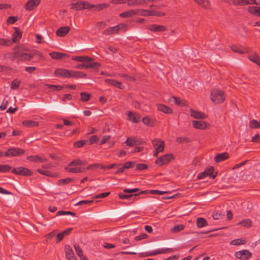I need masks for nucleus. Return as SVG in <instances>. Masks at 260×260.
Wrapping results in <instances>:
<instances>
[{"instance_id": "nucleus-50", "label": "nucleus", "mask_w": 260, "mask_h": 260, "mask_svg": "<svg viewBox=\"0 0 260 260\" xmlns=\"http://www.w3.org/2000/svg\"><path fill=\"white\" fill-rule=\"evenodd\" d=\"M12 167L8 165H0V173H6L11 171Z\"/></svg>"}, {"instance_id": "nucleus-45", "label": "nucleus", "mask_w": 260, "mask_h": 260, "mask_svg": "<svg viewBox=\"0 0 260 260\" xmlns=\"http://www.w3.org/2000/svg\"><path fill=\"white\" fill-rule=\"evenodd\" d=\"M73 181V179L70 178H67L64 179H61L58 180L57 184L58 185H64L70 183V182Z\"/></svg>"}, {"instance_id": "nucleus-63", "label": "nucleus", "mask_w": 260, "mask_h": 260, "mask_svg": "<svg viewBox=\"0 0 260 260\" xmlns=\"http://www.w3.org/2000/svg\"><path fill=\"white\" fill-rule=\"evenodd\" d=\"M223 216V214H221L219 212H214L212 213V217L215 220L221 219Z\"/></svg>"}, {"instance_id": "nucleus-48", "label": "nucleus", "mask_w": 260, "mask_h": 260, "mask_svg": "<svg viewBox=\"0 0 260 260\" xmlns=\"http://www.w3.org/2000/svg\"><path fill=\"white\" fill-rule=\"evenodd\" d=\"M142 122L144 124L148 126H152L153 125L152 119L149 116H147L143 117L142 119Z\"/></svg>"}, {"instance_id": "nucleus-22", "label": "nucleus", "mask_w": 260, "mask_h": 260, "mask_svg": "<svg viewBox=\"0 0 260 260\" xmlns=\"http://www.w3.org/2000/svg\"><path fill=\"white\" fill-rule=\"evenodd\" d=\"M72 59L78 62H89L93 61L94 58L88 56H75L72 57Z\"/></svg>"}, {"instance_id": "nucleus-9", "label": "nucleus", "mask_w": 260, "mask_h": 260, "mask_svg": "<svg viewBox=\"0 0 260 260\" xmlns=\"http://www.w3.org/2000/svg\"><path fill=\"white\" fill-rule=\"evenodd\" d=\"M11 172L13 174L18 175L30 176L32 175V173L29 170L23 167L12 168Z\"/></svg>"}, {"instance_id": "nucleus-25", "label": "nucleus", "mask_w": 260, "mask_h": 260, "mask_svg": "<svg viewBox=\"0 0 260 260\" xmlns=\"http://www.w3.org/2000/svg\"><path fill=\"white\" fill-rule=\"evenodd\" d=\"M149 30L152 31H158L162 32L166 30V27L164 25H160L157 24L150 25L147 28Z\"/></svg>"}, {"instance_id": "nucleus-51", "label": "nucleus", "mask_w": 260, "mask_h": 260, "mask_svg": "<svg viewBox=\"0 0 260 260\" xmlns=\"http://www.w3.org/2000/svg\"><path fill=\"white\" fill-rule=\"evenodd\" d=\"M184 225L182 224H178L171 229V232L172 233H177L180 232L184 229Z\"/></svg>"}, {"instance_id": "nucleus-17", "label": "nucleus", "mask_w": 260, "mask_h": 260, "mask_svg": "<svg viewBox=\"0 0 260 260\" xmlns=\"http://www.w3.org/2000/svg\"><path fill=\"white\" fill-rule=\"evenodd\" d=\"M41 0H29L25 5V9L26 10H33L38 7Z\"/></svg>"}, {"instance_id": "nucleus-52", "label": "nucleus", "mask_w": 260, "mask_h": 260, "mask_svg": "<svg viewBox=\"0 0 260 260\" xmlns=\"http://www.w3.org/2000/svg\"><path fill=\"white\" fill-rule=\"evenodd\" d=\"M21 84V81L18 79L14 80L11 85V88L12 89H17Z\"/></svg>"}, {"instance_id": "nucleus-16", "label": "nucleus", "mask_w": 260, "mask_h": 260, "mask_svg": "<svg viewBox=\"0 0 260 260\" xmlns=\"http://www.w3.org/2000/svg\"><path fill=\"white\" fill-rule=\"evenodd\" d=\"M109 7V5L108 4L103 3L97 5H93L90 4L88 2V7H89V8H88V10H90L93 9L94 11H100L101 10H103L105 8H108Z\"/></svg>"}, {"instance_id": "nucleus-49", "label": "nucleus", "mask_w": 260, "mask_h": 260, "mask_svg": "<svg viewBox=\"0 0 260 260\" xmlns=\"http://www.w3.org/2000/svg\"><path fill=\"white\" fill-rule=\"evenodd\" d=\"M12 45V42L11 40L0 38V46H10Z\"/></svg>"}, {"instance_id": "nucleus-44", "label": "nucleus", "mask_w": 260, "mask_h": 260, "mask_svg": "<svg viewBox=\"0 0 260 260\" xmlns=\"http://www.w3.org/2000/svg\"><path fill=\"white\" fill-rule=\"evenodd\" d=\"M249 127L252 129L260 128V120L257 121L255 119H252L249 122Z\"/></svg>"}, {"instance_id": "nucleus-58", "label": "nucleus", "mask_w": 260, "mask_h": 260, "mask_svg": "<svg viewBox=\"0 0 260 260\" xmlns=\"http://www.w3.org/2000/svg\"><path fill=\"white\" fill-rule=\"evenodd\" d=\"M134 147L141 145L143 143L144 141L142 139H138L135 137H133Z\"/></svg>"}, {"instance_id": "nucleus-53", "label": "nucleus", "mask_w": 260, "mask_h": 260, "mask_svg": "<svg viewBox=\"0 0 260 260\" xmlns=\"http://www.w3.org/2000/svg\"><path fill=\"white\" fill-rule=\"evenodd\" d=\"M176 141L178 143H187L190 142L189 138L182 137L177 138Z\"/></svg>"}, {"instance_id": "nucleus-12", "label": "nucleus", "mask_w": 260, "mask_h": 260, "mask_svg": "<svg viewBox=\"0 0 260 260\" xmlns=\"http://www.w3.org/2000/svg\"><path fill=\"white\" fill-rule=\"evenodd\" d=\"M235 256L238 259L247 260L251 257L252 253L248 250L244 249L236 252L235 253Z\"/></svg>"}, {"instance_id": "nucleus-33", "label": "nucleus", "mask_w": 260, "mask_h": 260, "mask_svg": "<svg viewBox=\"0 0 260 260\" xmlns=\"http://www.w3.org/2000/svg\"><path fill=\"white\" fill-rule=\"evenodd\" d=\"M105 82L109 85H112L121 89L124 88V86L122 85L121 82L113 79H107L105 80Z\"/></svg>"}, {"instance_id": "nucleus-26", "label": "nucleus", "mask_w": 260, "mask_h": 260, "mask_svg": "<svg viewBox=\"0 0 260 260\" xmlns=\"http://www.w3.org/2000/svg\"><path fill=\"white\" fill-rule=\"evenodd\" d=\"M192 124L193 127L197 129H204L207 127V123L203 121H192Z\"/></svg>"}, {"instance_id": "nucleus-2", "label": "nucleus", "mask_w": 260, "mask_h": 260, "mask_svg": "<svg viewBox=\"0 0 260 260\" xmlns=\"http://www.w3.org/2000/svg\"><path fill=\"white\" fill-rule=\"evenodd\" d=\"M54 75L56 77L63 78H85L86 74L83 72L77 71H70L64 69H57L55 70Z\"/></svg>"}, {"instance_id": "nucleus-62", "label": "nucleus", "mask_w": 260, "mask_h": 260, "mask_svg": "<svg viewBox=\"0 0 260 260\" xmlns=\"http://www.w3.org/2000/svg\"><path fill=\"white\" fill-rule=\"evenodd\" d=\"M124 143L127 146L131 147V148H132V147H134L133 137L127 138Z\"/></svg>"}, {"instance_id": "nucleus-24", "label": "nucleus", "mask_w": 260, "mask_h": 260, "mask_svg": "<svg viewBox=\"0 0 260 260\" xmlns=\"http://www.w3.org/2000/svg\"><path fill=\"white\" fill-rule=\"evenodd\" d=\"M20 46L14 48V52H9L5 55H7L8 58L11 60H14L16 58L19 59Z\"/></svg>"}, {"instance_id": "nucleus-41", "label": "nucleus", "mask_w": 260, "mask_h": 260, "mask_svg": "<svg viewBox=\"0 0 260 260\" xmlns=\"http://www.w3.org/2000/svg\"><path fill=\"white\" fill-rule=\"evenodd\" d=\"M80 100L82 102H86L88 101L91 97V94L86 92H82L80 93Z\"/></svg>"}, {"instance_id": "nucleus-42", "label": "nucleus", "mask_w": 260, "mask_h": 260, "mask_svg": "<svg viewBox=\"0 0 260 260\" xmlns=\"http://www.w3.org/2000/svg\"><path fill=\"white\" fill-rule=\"evenodd\" d=\"M240 6L242 5H259L260 1L258 2H256V0H240Z\"/></svg>"}, {"instance_id": "nucleus-6", "label": "nucleus", "mask_w": 260, "mask_h": 260, "mask_svg": "<svg viewBox=\"0 0 260 260\" xmlns=\"http://www.w3.org/2000/svg\"><path fill=\"white\" fill-rule=\"evenodd\" d=\"M217 175V172L215 171L213 167H211L205 170L204 172L200 173L198 175L199 179H202L209 176L214 179Z\"/></svg>"}, {"instance_id": "nucleus-4", "label": "nucleus", "mask_w": 260, "mask_h": 260, "mask_svg": "<svg viewBox=\"0 0 260 260\" xmlns=\"http://www.w3.org/2000/svg\"><path fill=\"white\" fill-rule=\"evenodd\" d=\"M85 62L77 65L75 68L79 69H93L94 70L98 71L101 67V64L100 62H93V61Z\"/></svg>"}, {"instance_id": "nucleus-30", "label": "nucleus", "mask_w": 260, "mask_h": 260, "mask_svg": "<svg viewBox=\"0 0 260 260\" xmlns=\"http://www.w3.org/2000/svg\"><path fill=\"white\" fill-rule=\"evenodd\" d=\"M26 159L29 161H34V162H44L47 161L48 159L45 157H40L38 155H31L28 156L26 157Z\"/></svg>"}, {"instance_id": "nucleus-8", "label": "nucleus", "mask_w": 260, "mask_h": 260, "mask_svg": "<svg viewBox=\"0 0 260 260\" xmlns=\"http://www.w3.org/2000/svg\"><path fill=\"white\" fill-rule=\"evenodd\" d=\"M88 2L84 1H78L77 3H71L70 5L71 9L76 11H81L84 9H87Z\"/></svg>"}, {"instance_id": "nucleus-64", "label": "nucleus", "mask_w": 260, "mask_h": 260, "mask_svg": "<svg viewBox=\"0 0 260 260\" xmlns=\"http://www.w3.org/2000/svg\"><path fill=\"white\" fill-rule=\"evenodd\" d=\"M251 141L254 143H259L260 142V135L256 134L251 139Z\"/></svg>"}, {"instance_id": "nucleus-55", "label": "nucleus", "mask_w": 260, "mask_h": 260, "mask_svg": "<svg viewBox=\"0 0 260 260\" xmlns=\"http://www.w3.org/2000/svg\"><path fill=\"white\" fill-rule=\"evenodd\" d=\"M87 141L84 140L76 141L74 143V146L76 148L82 147L87 143Z\"/></svg>"}, {"instance_id": "nucleus-46", "label": "nucleus", "mask_w": 260, "mask_h": 260, "mask_svg": "<svg viewBox=\"0 0 260 260\" xmlns=\"http://www.w3.org/2000/svg\"><path fill=\"white\" fill-rule=\"evenodd\" d=\"M246 241L243 239H237L233 240L230 242V244L233 245H239L244 244L246 243Z\"/></svg>"}, {"instance_id": "nucleus-5", "label": "nucleus", "mask_w": 260, "mask_h": 260, "mask_svg": "<svg viewBox=\"0 0 260 260\" xmlns=\"http://www.w3.org/2000/svg\"><path fill=\"white\" fill-rule=\"evenodd\" d=\"M152 143L155 149L153 156L157 157L158 154L159 152H162L164 150L165 146V142L160 139H155L152 141Z\"/></svg>"}, {"instance_id": "nucleus-40", "label": "nucleus", "mask_w": 260, "mask_h": 260, "mask_svg": "<svg viewBox=\"0 0 260 260\" xmlns=\"http://www.w3.org/2000/svg\"><path fill=\"white\" fill-rule=\"evenodd\" d=\"M118 31L119 30L116 25L113 27H110L107 29H105L103 31V34L106 36H108L111 34L117 33Z\"/></svg>"}, {"instance_id": "nucleus-38", "label": "nucleus", "mask_w": 260, "mask_h": 260, "mask_svg": "<svg viewBox=\"0 0 260 260\" xmlns=\"http://www.w3.org/2000/svg\"><path fill=\"white\" fill-rule=\"evenodd\" d=\"M196 224L198 228H202L208 225L207 220L202 217H199L197 219Z\"/></svg>"}, {"instance_id": "nucleus-14", "label": "nucleus", "mask_w": 260, "mask_h": 260, "mask_svg": "<svg viewBox=\"0 0 260 260\" xmlns=\"http://www.w3.org/2000/svg\"><path fill=\"white\" fill-rule=\"evenodd\" d=\"M149 190H145L144 191H142L138 193L130 194H124L123 193H120L118 194V197L120 199H122V200H126V199H133V200H134L136 198V197L140 194H147V193H149Z\"/></svg>"}, {"instance_id": "nucleus-34", "label": "nucleus", "mask_w": 260, "mask_h": 260, "mask_svg": "<svg viewBox=\"0 0 260 260\" xmlns=\"http://www.w3.org/2000/svg\"><path fill=\"white\" fill-rule=\"evenodd\" d=\"M194 1L204 9H209L210 8V3L209 0H194Z\"/></svg>"}, {"instance_id": "nucleus-57", "label": "nucleus", "mask_w": 260, "mask_h": 260, "mask_svg": "<svg viewBox=\"0 0 260 260\" xmlns=\"http://www.w3.org/2000/svg\"><path fill=\"white\" fill-rule=\"evenodd\" d=\"M144 147L143 146H134L131 148V153H136L143 151Z\"/></svg>"}, {"instance_id": "nucleus-7", "label": "nucleus", "mask_w": 260, "mask_h": 260, "mask_svg": "<svg viewBox=\"0 0 260 260\" xmlns=\"http://www.w3.org/2000/svg\"><path fill=\"white\" fill-rule=\"evenodd\" d=\"M139 15L143 16H163L165 15V14L163 12L154 11V10H149L144 9H138Z\"/></svg>"}, {"instance_id": "nucleus-37", "label": "nucleus", "mask_w": 260, "mask_h": 260, "mask_svg": "<svg viewBox=\"0 0 260 260\" xmlns=\"http://www.w3.org/2000/svg\"><path fill=\"white\" fill-rule=\"evenodd\" d=\"M66 257L68 260H71L70 258H72L73 256L75 255L74 252L69 245H66L64 248Z\"/></svg>"}, {"instance_id": "nucleus-11", "label": "nucleus", "mask_w": 260, "mask_h": 260, "mask_svg": "<svg viewBox=\"0 0 260 260\" xmlns=\"http://www.w3.org/2000/svg\"><path fill=\"white\" fill-rule=\"evenodd\" d=\"M35 55L34 52H23L22 47L20 46L18 61H29L33 58Z\"/></svg>"}, {"instance_id": "nucleus-21", "label": "nucleus", "mask_w": 260, "mask_h": 260, "mask_svg": "<svg viewBox=\"0 0 260 260\" xmlns=\"http://www.w3.org/2000/svg\"><path fill=\"white\" fill-rule=\"evenodd\" d=\"M51 167V166L49 164H47L42 166V169H37V172L40 174L46 176H53V174L47 170V169H49Z\"/></svg>"}, {"instance_id": "nucleus-10", "label": "nucleus", "mask_w": 260, "mask_h": 260, "mask_svg": "<svg viewBox=\"0 0 260 260\" xmlns=\"http://www.w3.org/2000/svg\"><path fill=\"white\" fill-rule=\"evenodd\" d=\"M25 151L23 149L16 147H12L5 152L6 156H18L24 154Z\"/></svg>"}, {"instance_id": "nucleus-23", "label": "nucleus", "mask_w": 260, "mask_h": 260, "mask_svg": "<svg viewBox=\"0 0 260 260\" xmlns=\"http://www.w3.org/2000/svg\"><path fill=\"white\" fill-rule=\"evenodd\" d=\"M139 15L138 9L130 10L119 14L121 18H129L133 16Z\"/></svg>"}, {"instance_id": "nucleus-61", "label": "nucleus", "mask_w": 260, "mask_h": 260, "mask_svg": "<svg viewBox=\"0 0 260 260\" xmlns=\"http://www.w3.org/2000/svg\"><path fill=\"white\" fill-rule=\"evenodd\" d=\"M149 193L153 194H163L165 193H170L169 191H164L158 190H150Z\"/></svg>"}, {"instance_id": "nucleus-35", "label": "nucleus", "mask_w": 260, "mask_h": 260, "mask_svg": "<svg viewBox=\"0 0 260 260\" xmlns=\"http://www.w3.org/2000/svg\"><path fill=\"white\" fill-rule=\"evenodd\" d=\"M127 116L128 120L132 121L133 123H138L140 121L141 116L139 114L135 116L133 112L129 111Z\"/></svg>"}, {"instance_id": "nucleus-32", "label": "nucleus", "mask_w": 260, "mask_h": 260, "mask_svg": "<svg viewBox=\"0 0 260 260\" xmlns=\"http://www.w3.org/2000/svg\"><path fill=\"white\" fill-rule=\"evenodd\" d=\"M260 7L249 6L247 8V11L251 15L257 17H260Z\"/></svg>"}, {"instance_id": "nucleus-28", "label": "nucleus", "mask_w": 260, "mask_h": 260, "mask_svg": "<svg viewBox=\"0 0 260 260\" xmlns=\"http://www.w3.org/2000/svg\"><path fill=\"white\" fill-rule=\"evenodd\" d=\"M50 57L54 59H60L62 57H69V55L66 53L59 52H52L49 53Z\"/></svg>"}, {"instance_id": "nucleus-20", "label": "nucleus", "mask_w": 260, "mask_h": 260, "mask_svg": "<svg viewBox=\"0 0 260 260\" xmlns=\"http://www.w3.org/2000/svg\"><path fill=\"white\" fill-rule=\"evenodd\" d=\"M190 116L196 119H204L207 117V115L203 112L195 111L192 109H190Z\"/></svg>"}, {"instance_id": "nucleus-15", "label": "nucleus", "mask_w": 260, "mask_h": 260, "mask_svg": "<svg viewBox=\"0 0 260 260\" xmlns=\"http://www.w3.org/2000/svg\"><path fill=\"white\" fill-rule=\"evenodd\" d=\"M172 250L173 249L172 248H159L153 251L147 252L145 256H150L158 255L159 254L167 253L171 252Z\"/></svg>"}, {"instance_id": "nucleus-18", "label": "nucleus", "mask_w": 260, "mask_h": 260, "mask_svg": "<svg viewBox=\"0 0 260 260\" xmlns=\"http://www.w3.org/2000/svg\"><path fill=\"white\" fill-rule=\"evenodd\" d=\"M173 160H174V155L172 154H168L157 158L154 162H167Z\"/></svg>"}, {"instance_id": "nucleus-39", "label": "nucleus", "mask_w": 260, "mask_h": 260, "mask_svg": "<svg viewBox=\"0 0 260 260\" xmlns=\"http://www.w3.org/2000/svg\"><path fill=\"white\" fill-rule=\"evenodd\" d=\"M23 126L29 127H37L39 126V122L32 120H24L22 122Z\"/></svg>"}, {"instance_id": "nucleus-59", "label": "nucleus", "mask_w": 260, "mask_h": 260, "mask_svg": "<svg viewBox=\"0 0 260 260\" xmlns=\"http://www.w3.org/2000/svg\"><path fill=\"white\" fill-rule=\"evenodd\" d=\"M148 166L145 164H137L135 169L137 170H143L146 169Z\"/></svg>"}, {"instance_id": "nucleus-36", "label": "nucleus", "mask_w": 260, "mask_h": 260, "mask_svg": "<svg viewBox=\"0 0 260 260\" xmlns=\"http://www.w3.org/2000/svg\"><path fill=\"white\" fill-rule=\"evenodd\" d=\"M145 5V0H128L127 5L129 7L139 6Z\"/></svg>"}, {"instance_id": "nucleus-19", "label": "nucleus", "mask_w": 260, "mask_h": 260, "mask_svg": "<svg viewBox=\"0 0 260 260\" xmlns=\"http://www.w3.org/2000/svg\"><path fill=\"white\" fill-rule=\"evenodd\" d=\"M157 110L166 114H172L173 111L169 106L162 104H157L156 105Z\"/></svg>"}, {"instance_id": "nucleus-1", "label": "nucleus", "mask_w": 260, "mask_h": 260, "mask_svg": "<svg viewBox=\"0 0 260 260\" xmlns=\"http://www.w3.org/2000/svg\"><path fill=\"white\" fill-rule=\"evenodd\" d=\"M85 164H68L64 167V169L69 173H80L86 170H95L97 169L107 170L109 169H115L113 173H120L124 172L125 169L133 168L135 164H124V165L120 166L118 164H112L110 165H103L102 164H93L87 167Z\"/></svg>"}, {"instance_id": "nucleus-3", "label": "nucleus", "mask_w": 260, "mask_h": 260, "mask_svg": "<svg viewBox=\"0 0 260 260\" xmlns=\"http://www.w3.org/2000/svg\"><path fill=\"white\" fill-rule=\"evenodd\" d=\"M210 99L215 103H222L225 100L224 92L221 90H213L210 94Z\"/></svg>"}, {"instance_id": "nucleus-29", "label": "nucleus", "mask_w": 260, "mask_h": 260, "mask_svg": "<svg viewBox=\"0 0 260 260\" xmlns=\"http://www.w3.org/2000/svg\"><path fill=\"white\" fill-rule=\"evenodd\" d=\"M15 32L13 34V38L11 41L12 44L13 43H16L17 41H19L22 37V31L18 27H14Z\"/></svg>"}, {"instance_id": "nucleus-31", "label": "nucleus", "mask_w": 260, "mask_h": 260, "mask_svg": "<svg viewBox=\"0 0 260 260\" xmlns=\"http://www.w3.org/2000/svg\"><path fill=\"white\" fill-rule=\"evenodd\" d=\"M70 28L69 26H62L59 28L56 31L57 36L62 37L65 36L69 32Z\"/></svg>"}, {"instance_id": "nucleus-54", "label": "nucleus", "mask_w": 260, "mask_h": 260, "mask_svg": "<svg viewBox=\"0 0 260 260\" xmlns=\"http://www.w3.org/2000/svg\"><path fill=\"white\" fill-rule=\"evenodd\" d=\"M251 221L249 219H244L240 221L238 224H242L245 227L249 228L251 226Z\"/></svg>"}, {"instance_id": "nucleus-27", "label": "nucleus", "mask_w": 260, "mask_h": 260, "mask_svg": "<svg viewBox=\"0 0 260 260\" xmlns=\"http://www.w3.org/2000/svg\"><path fill=\"white\" fill-rule=\"evenodd\" d=\"M229 158V154L228 152H223L216 154L214 157L216 162L224 161Z\"/></svg>"}, {"instance_id": "nucleus-47", "label": "nucleus", "mask_w": 260, "mask_h": 260, "mask_svg": "<svg viewBox=\"0 0 260 260\" xmlns=\"http://www.w3.org/2000/svg\"><path fill=\"white\" fill-rule=\"evenodd\" d=\"M45 85L49 88L52 89V91H59L63 88V87L61 85H52L46 84Z\"/></svg>"}, {"instance_id": "nucleus-60", "label": "nucleus", "mask_w": 260, "mask_h": 260, "mask_svg": "<svg viewBox=\"0 0 260 260\" xmlns=\"http://www.w3.org/2000/svg\"><path fill=\"white\" fill-rule=\"evenodd\" d=\"M57 216H61V215H71L73 216H75V214L74 212L70 211H59L56 213Z\"/></svg>"}, {"instance_id": "nucleus-43", "label": "nucleus", "mask_w": 260, "mask_h": 260, "mask_svg": "<svg viewBox=\"0 0 260 260\" xmlns=\"http://www.w3.org/2000/svg\"><path fill=\"white\" fill-rule=\"evenodd\" d=\"M248 58L252 62L255 63L256 64L260 66V59L259 58L258 55L256 53L249 55L248 56Z\"/></svg>"}, {"instance_id": "nucleus-13", "label": "nucleus", "mask_w": 260, "mask_h": 260, "mask_svg": "<svg viewBox=\"0 0 260 260\" xmlns=\"http://www.w3.org/2000/svg\"><path fill=\"white\" fill-rule=\"evenodd\" d=\"M31 107H42L45 108L48 110H58L60 105L57 103H55L51 105H44L41 104H32L30 105Z\"/></svg>"}, {"instance_id": "nucleus-56", "label": "nucleus", "mask_w": 260, "mask_h": 260, "mask_svg": "<svg viewBox=\"0 0 260 260\" xmlns=\"http://www.w3.org/2000/svg\"><path fill=\"white\" fill-rule=\"evenodd\" d=\"M18 20V18L16 16H10L8 18L7 20V23L8 24H14L15 23L17 20Z\"/></svg>"}]
</instances>
